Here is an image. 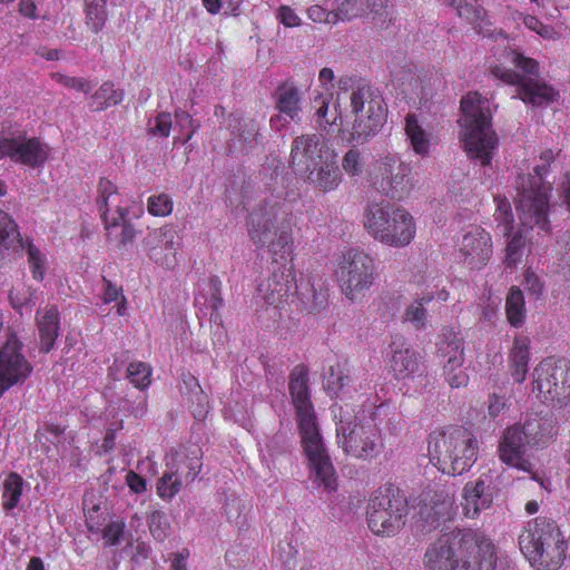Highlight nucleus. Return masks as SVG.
<instances>
[{"label": "nucleus", "mask_w": 570, "mask_h": 570, "mask_svg": "<svg viewBox=\"0 0 570 570\" xmlns=\"http://www.w3.org/2000/svg\"><path fill=\"white\" fill-rule=\"evenodd\" d=\"M297 217L284 191H272L248 215L247 233L259 248H267L272 263L277 265L273 274L257 288L258 297L266 304L281 306L291 295L298 298L309 313H316L326 302L322 292H316L309 279L296 281L294 259V228Z\"/></svg>", "instance_id": "1"}, {"label": "nucleus", "mask_w": 570, "mask_h": 570, "mask_svg": "<svg viewBox=\"0 0 570 570\" xmlns=\"http://www.w3.org/2000/svg\"><path fill=\"white\" fill-rule=\"evenodd\" d=\"M289 392L296 411L302 446L311 469L312 482L328 492L335 491L336 474L309 400L307 372L304 366H296L291 373Z\"/></svg>", "instance_id": "2"}, {"label": "nucleus", "mask_w": 570, "mask_h": 570, "mask_svg": "<svg viewBox=\"0 0 570 570\" xmlns=\"http://www.w3.org/2000/svg\"><path fill=\"white\" fill-rule=\"evenodd\" d=\"M460 553L450 535H442L424 554L426 570H494L495 549L489 540L463 539Z\"/></svg>", "instance_id": "3"}, {"label": "nucleus", "mask_w": 570, "mask_h": 570, "mask_svg": "<svg viewBox=\"0 0 570 570\" xmlns=\"http://www.w3.org/2000/svg\"><path fill=\"white\" fill-rule=\"evenodd\" d=\"M461 141L470 158L490 164L498 138L491 126L490 102L478 92H469L461 99Z\"/></svg>", "instance_id": "4"}, {"label": "nucleus", "mask_w": 570, "mask_h": 570, "mask_svg": "<svg viewBox=\"0 0 570 570\" xmlns=\"http://www.w3.org/2000/svg\"><path fill=\"white\" fill-rule=\"evenodd\" d=\"M523 556L537 570H558L568 557L569 544L556 524L546 518L530 521L519 535Z\"/></svg>", "instance_id": "5"}, {"label": "nucleus", "mask_w": 570, "mask_h": 570, "mask_svg": "<svg viewBox=\"0 0 570 570\" xmlns=\"http://www.w3.org/2000/svg\"><path fill=\"white\" fill-rule=\"evenodd\" d=\"M337 444L343 452L354 459L370 461L377 458L384 449L382 431L373 412L360 410L353 420L348 411L340 407L336 423Z\"/></svg>", "instance_id": "6"}, {"label": "nucleus", "mask_w": 570, "mask_h": 570, "mask_svg": "<svg viewBox=\"0 0 570 570\" xmlns=\"http://www.w3.org/2000/svg\"><path fill=\"white\" fill-rule=\"evenodd\" d=\"M429 455L431 462L443 473L461 475L478 459V441L463 428H449L430 435Z\"/></svg>", "instance_id": "7"}, {"label": "nucleus", "mask_w": 570, "mask_h": 570, "mask_svg": "<svg viewBox=\"0 0 570 570\" xmlns=\"http://www.w3.org/2000/svg\"><path fill=\"white\" fill-rule=\"evenodd\" d=\"M364 228L379 243L390 247H405L414 238V217L405 208L391 203H371L364 212Z\"/></svg>", "instance_id": "8"}, {"label": "nucleus", "mask_w": 570, "mask_h": 570, "mask_svg": "<svg viewBox=\"0 0 570 570\" xmlns=\"http://www.w3.org/2000/svg\"><path fill=\"white\" fill-rule=\"evenodd\" d=\"M505 59L520 71L515 72L503 66H494L491 73L504 83L517 86L514 98L538 106L554 99L553 89L537 79L539 67L535 60L524 57L515 50L508 51Z\"/></svg>", "instance_id": "9"}, {"label": "nucleus", "mask_w": 570, "mask_h": 570, "mask_svg": "<svg viewBox=\"0 0 570 570\" xmlns=\"http://www.w3.org/2000/svg\"><path fill=\"white\" fill-rule=\"evenodd\" d=\"M350 108L354 119L348 141L365 144L380 132L386 120L384 100L371 86L361 85L350 95Z\"/></svg>", "instance_id": "10"}, {"label": "nucleus", "mask_w": 570, "mask_h": 570, "mask_svg": "<svg viewBox=\"0 0 570 570\" xmlns=\"http://www.w3.org/2000/svg\"><path fill=\"white\" fill-rule=\"evenodd\" d=\"M544 168L537 166L535 175L519 177L517 212L519 219L524 228L533 229L549 234L551 230L549 222V191L550 187L541 184Z\"/></svg>", "instance_id": "11"}, {"label": "nucleus", "mask_w": 570, "mask_h": 570, "mask_svg": "<svg viewBox=\"0 0 570 570\" xmlns=\"http://www.w3.org/2000/svg\"><path fill=\"white\" fill-rule=\"evenodd\" d=\"M335 276L345 297L356 301L363 297L379 278V265L368 253L350 249L341 256Z\"/></svg>", "instance_id": "12"}, {"label": "nucleus", "mask_w": 570, "mask_h": 570, "mask_svg": "<svg viewBox=\"0 0 570 570\" xmlns=\"http://www.w3.org/2000/svg\"><path fill=\"white\" fill-rule=\"evenodd\" d=\"M407 513L406 498L399 491L387 489L371 499L367 524L374 534L391 537L404 527Z\"/></svg>", "instance_id": "13"}, {"label": "nucleus", "mask_w": 570, "mask_h": 570, "mask_svg": "<svg viewBox=\"0 0 570 570\" xmlns=\"http://www.w3.org/2000/svg\"><path fill=\"white\" fill-rule=\"evenodd\" d=\"M50 153L49 145L40 138L0 126V158L8 157L13 163L36 169L45 166Z\"/></svg>", "instance_id": "14"}, {"label": "nucleus", "mask_w": 570, "mask_h": 570, "mask_svg": "<svg viewBox=\"0 0 570 570\" xmlns=\"http://www.w3.org/2000/svg\"><path fill=\"white\" fill-rule=\"evenodd\" d=\"M411 168L401 160L397 155L387 154L379 158L372 170L368 180L371 186L380 194L401 200L412 189Z\"/></svg>", "instance_id": "15"}, {"label": "nucleus", "mask_w": 570, "mask_h": 570, "mask_svg": "<svg viewBox=\"0 0 570 570\" xmlns=\"http://www.w3.org/2000/svg\"><path fill=\"white\" fill-rule=\"evenodd\" d=\"M542 436L539 420L527 421L522 426L515 424L508 428L498 449L500 460L509 466L531 472L532 464L524 458L525 448L538 445L542 442Z\"/></svg>", "instance_id": "16"}, {"label": "nucleus", "mask_w": 570, "mask_h": 570, "mask_svg": "<svg viewBox=\"0 0 570 570\" xmlns=\"http://www.w3.org/2000/svg\"><path fill=\"white\" fill-rule=\"evenodd\" d=\"M202 469L199 450L189 453L175 451L166 455V470L157 483L161 499H173L184 484L193 482Z\"/></svg>", "instance_id": "17"}, {"label": "nucleus", "mask_w": 570, "mask_h": 570, "mask_svg": "<svg viewBox=\"0 0 570 570\" xmlns=\"http://www.w3.org/2000/svg\"><path fill=\"white\" fill-rule=\"evenodd\" d=\"M97 204L106 228L121 226L119 243L122 246L130 244L136 238V229L127 222L128 203L118 187L107 178H100L97 187Z\"/></svg>", "instance_id": "18"}, {"label": "nucleus", "mask_w": 570, "mask_h": 570, "mask_svg": "<svg viewBox=\"0 0 570 570\" xmlns=\"http://www.w3.org/2000/svg\"><path fill=\"white\" fill-rule=\"evenodd\" d=\"M21 350L22 343L13 333L8 335L0 347V396L11 386L23 383L32 372Z\"/></svg>", "instance_id": "19"}, {"label": "nucleus", "mask_w": 570, "mask_h": 570, "mask_svg": "<svg viewBox=\"0 0 570 570\" xmlns=\"http://www.w3.org/2000/svg\"><path fill=\"white\" fill-rule=\"evenodd\" d=\"M570 387V364L564 358L548 357L533 371V392L544 400L559 397Z\"/></svg>", "instance_id": "20"}, {"label": "nucleus", "mask_w": 570, "mask_h": 570, "mask_svg": "<svg viewBox=\"0 0 570 570\" xmlns=\"http://www.w3.org/2000/svg\"><path fill=\"white\" fill-rule=\"evenodd\" d=\"M177 233L168 226L150 229L141 240L147 257L156 265L173 269L177 264Z\"/></svg>", "instance_id": "21"}, {"label": "nucleus", "mask_w": 570, "mask_h": 570, "mask_svg": "<svg viewBox=\"0 0 570 570\" xmlns=\"http://www.w3.org/2000/svg\"><path fill=\"white\" fill-rule=\"evenodd\" d=\"M334 149L317 134H305L293 139L291 146V165L303 173L316 166L321 160L332 158Z\"/></svg>", "instance_id": "22"}, {"label": "nucleus", "mask_w": 570, "mask_h": 570, "mask_svg": "<svg viewBox=\"0 0 570 570\" xmlns=\"http://www.w3.org/2000/svg\"><path fill=\"white\" fill-rule=\"evenodd\" d=\"M275 108L278 111L269 120L271 127L282 131L289 122L299 124L303 111V92L293 81L279 85L274 94Z\"/></svg>", "instance_id": "23"}, {"label": "nucleus", "mask_w": 570, "mask_h": 570, "mask_svg": "<svg viewBox=\"0 0 570 570\" xmlns=\"http://www.w3.org/2000/svg\"><path fill=\"white\" fill-rule=\"evenodd\" d=\"M390 367L399 381L414 380L424 374L421 355L403 340H394L391 344Z\"/></svg>", "instance_id": "24"}, {"label": "nucleus", "mask_w": 570, "mask_h": 570, "mask_svg": "<svg viewBox=\"0 0 570 570\" xmlns=\"http://www.w3.org/2000/svg\"><path fill=\"white\" fill-rule=\"evenodd\" d=\"M459 252L461 262L465 266L471 269H479L491 258V236L484 229L475 227L463 236Z\"/></svg>", "instance_id": "25"}, {"label": "nucleus", "mask_w": 570, "mask_h": 570, "mask_svg": "<svg viewBox=\"0 0 570 570\" xmlns=\"http://www.w3.org/2000/svg\"><path fill=\"white\" fill-rule=\"evenodd\" d=\"M454 503V490L450 487H438L422 493L420 500V515L428 523L435 527L440 519L451 515Z\"/></svg>", "instance_id": "26"}, {"label": "nucleus", "mask_w": 570, "mask_h": 570, "mask_svg": "<svg viewBox=\"0 0 570 570\" xmlns=\"http://www.w3.org/2000/svg\"><path fill=\"white\" fill-rule=\"evenodd\" d=\"M493 491L490 473H482L475 481L468 482L463 488L464 514L474 518L482 510L489 509L493 501Z\"/></svg>", "instance_id": "27"}, {"label": "nucleus", "mask_w": 570, "mask_h": 570, "mask_svg": "<svg viewBox=\"0 0 570 570\" xmlns=\"http://www.w3.org/2000/svg\"><path fill=\"white\" fill-rule=\"evenodd\" d=\"M304 173L307 174V181L314 188L325 193L335 190L342 181V176L336 165L335 151L332 153V158H324L316 166L306 169Z\"/></svg>", "instance_id": "28"}, {"label": "nucleus", "mask_w": 570, "mask_h": 570, "mask_svg": "<svg viewBox=\"0 0 570 570\" xmlns=\"http://www.w3.org/2000/svg\"><path fill=\"white\" fill-rule=\"evenodd\" d=\"M529 361L530 338L527 335L519 334L514 337L509 353L511 375L517 383H522L525 380Z\"/></svg>", "instance_id": "29"}, {"label": "nucleus", "mask_w": 570, "mask_h": 570, "mask_svg": "<svg viewBox=\"0 0 570 570\" xmlns=\"http://www.w3.org/2000/svg\"><path fill=\"white\" fill-rule=\"evenodd\" d=\"M40 334V351L48 353L52 350L59 335V312L55 306H48L37 314Z\"/></svg>", "instance_id": "30"}, {"label": "nucleus", "mask_w": 570, "mask_h": 570, "mask_svg": "<svg viewBox=\"0 0 570 570\" xmlns=\"http://www.w3.org/2000/svg\"><path fill=\"white\" fill-rule=\"evenodd\" d=\"M353 379L350 372L340 364L330 366L328 372L324 376V385L332 397L341 401L352 399V392L356 390L352 386Z\"/></svg>", "instance_id": "31"}, {"label": "nucleus", "mask_w": 570, "mask_h": 570, "mask_svg": "<svg viewBox=\"0 0 570 570\" xmlns=\"http://www.w3.org/2000/svg\"><path fill=\"white\" fill-rule=\"evenodd\" d=\"M444 4L454 9L460 18L471 23L479 33L490 36L487 26V11L478 0H443Z\"/></svg>", "instance_id": "32"}, {"label": "nucleus", "mask_w": 570, "mask_h": 570, "mask_svg": "<svg viewBox=\"0 0 570 570\" xmlns=\"http://www.w3.org/2000/svg\"><path fill=\"white\" fill-rule=\"evenodd\" d=\"M195 304L212 309L210 321L217 322L218 311L223 305L222 283L218 277H210L195 296Z\"/></svg>", "instance_id": "33"}, {"label": "nucleus", "mask_w": 570, "mask_h": 570, "mask_svg": "<svg viewBox=\"0 0 570 570\" xmlns=\"http://www.w3.org/2000/svg\"><path fill=\"white\" fill-rule=\"evenodd\" d=\"M438 353L443 363L450 360L464 361L463 338L460 333L453 328H444L438 342Z\"/></svg>", "instance_id": "34"}, {"label": "nucleus", "mask_w": 570, "mask_h": 570, "mask_svg": "<svg viewBox=\"0 0 570 570\" xmlns=\"http://www.w3.org/2000/svg\"><path fill=\"white\" fill-rule=\"evenodd\" d=\"M405 134L414 153L426 156L431 146V136L419 124L415 115H407L405 118Z\"/></svg>", "instance_id": "35"}, {"label": "nucleus", "mask_w": 570, "mask_h": 570, "mask_svg": "<svg viewBox=\"0 0 570 570\" xmlns=\"http://www.w3.org/2000/svg\"><path fill=\"white\" fill-rule=\"evenodd\" d=\"M85 23L94 33L106 24L108 12L106 0H83Z\"/></svg>", "instance_id": "36"}, {"label": "nucleus", "mask_w": 570, "mask_h": 570, "mask_svg": "<svg viewBox=\"0 0 570 570\" xmlns=\"http://www.w3.org/2000/svg\"><path fill=\"white\" fill-rule=\"evenodd\" d=\"M505 314L508 322L513 327H521L525 320V303L522 291L513 286L511 287L505 299Z\"/></svg>", "instance_id": "37"}, {"label": "nucleus", "mask_w": 570, "mask_h": 570, "mask_svg": "<svg viewBox=\"0 0 570 570\" xmlns=\"http://www.w3.org/2000/svg\"><path fill=\"white\" fill-rule=\"evenodd\" d=\"M318 100H321V106L317 108L315 114L318 127L326 132H330L334 126L341 127L343 121L340 105L334 104L333 109L331 110L328 97L320 96L315 99V102Z\"/></svg>", "instance_id": "38"}, {"label": "nucleus", "mask_w": 570, "mask_h": 570, "mask_svg": "<svg viewBox=\"0 0 570 570\" xmlns=\"http://www.w3.org/2000/svg\"><path fill=\"white\" fill-rule=\"evenodd\" d=\"M335 24L338 21H350L367 13L370 4L365 0H332Z\"/></svg>", "instance_id": "39"}, {"label": "nucleus", "mask_w": 570, "mask_h": 570, "mask_svg": "<svg viewBox=\"0 0 570 570\" xmlns=\"http://www.w3.org/2000/svg\"><path fill=\"white\" fill-rule=\"evenodd\" d=\"M24 481L16 472H11L3 481L2 508L6 511L13 510L22 495Z\"/></svg>", "instance_id": "40"}, {"label": "nucleus", "mask_w": 570, "mask_h": 570, "mask_svg": "<svg viewBox=\"0 0 570 570\" xmlns=\"http://www.w3.org/2000/svg\"><path fill=\"white\" fill-rule=\"evenodd\" d=\"M124 98L121 90L115 88L114 83L105 82L91 97V106L95 110H104L119 104Z\"/></svg>", "instance_id": "41"}, {"label": "nucleus", "mask_w": 570, "mask_h": 570, "mask_svg": "<svg viewBox=\"0 0 570 570\" xmlns=\"http://www.w3.org/2000/svg\"><path fill=\"white\" fill-rule=\"evenodd\" d=\"M433 301L431 293L424 294L415 298L405 309V321L412 323L416 328H424L426 326L428 314L425 305Z\"/></svg>", "instance_id": "42"}, {"label": "nucleus", "mask_w": 570, "mask_h": 570, "mask_svg": "<svg viewBox=\"0 0 570 570\" xmlns=\"http://www.w3.org/2000/svg\"><path fill=\"white\" fill-rule=\"evenodd\" d=\"M463 364L464 361L455 362V360L443 363L444 379L452 389L463 387L469 383V374Z\"/></svg>", "instance_id": "43"}, {"label": "nucleus", "mask_w": 570, "mask_h": 570, "mask_svg": "<svg viewBox=\"0 0 570 570\" xmlns=\"http://www.w3.org/2000/svg\"><path fill=\"white\" fill-rule=\"evenodd\" d=\"M341 166L343 171L350 177L355 178L363 174L365 161L361 150L356 147L350 148L342 157Z\"/></svg>", "instance_id": "44"}, {"label": "nucleus", "mask_w": 570, "mask_h": 570, "mask_svg": "<svg viewBox=\"0 0 570 570\" xmlns=\"http://www.w3.org/2000/svg\"><path fill=\"white\" fill-rule=\"evenodd\" d=\"M148 528L153 538L164 542L170 534V523L165 512L155 510L147 518Z\"/></svg>", "instance_id": "45"}, {"label": "nucleus", "mask_w": 570, "mask_h": 570, "mask_svg": "<svg viewBox=\"0 0 570 570\" xmlns=\"http://www.w3.org/2000/svg\"><path fill=\"white\" fill-rule=\"evenodd\" d=\"M151 376V366L145 362H131L127 367L128 380L140 390L149 386Z\"/></svg>", "instance_id": "46"}, {"label": "nucleus", "mask_w": 570, "mask_h": 570, "mask_svg": "<svg viewBox=\"0 0 570 570\" xmlns=\"http://www.w3.org/2000/svg\"><path fill=\"white\" fill-rule=\"evenodd\" d=\"M173 208V200L170 196L165 193L153 195L148 198L147 210L153 216L166 217L171 214Z\"/></svg>", "instance_id": "47"}, {"label": "nucleus", "mask_w": 570, "mask_h": 570, "mask_svg": "<svg viewBox=\"0 0 570 570\" xmlns=\"http://www.w3.org/2000/svg\"><path fill=\"white\" fill-rule=\"evenodd\" d=\"M307 16L314 22L335 24L333 1L325 0L322 4L311 6L307 9Z\"/></svg>", "instance_id": "48"}, {"label": "nucleus", "mask_w": 570, "mask_h": 570, "mask_svg": "<svg viewBox=\"0 0 570 570\" xmlns=\"http://www.w3.org/2000/svg\"><path fill=\"white\" fill-rule=\"evenodd\" d=\"M498 206L495 212V220L499 223V227L502 228V233L507 236L513 229V215L511 212V205L507 199L495 198Z\"/></svg>", "instance_id": "49"}, {"label": "nucleus", "mask_w": 570, "mask_h": 570, "mask_svg": "<svg viewBox=\"0 0 570 570\" xmlns=\"http://www.w3.org/2000/svg\"><path fill=\"white\" fill-rule=\"evenodd\" d=\"M173 121L168 112L159 114L154 120L148 122V132L157 137H168L171 130Z\"/></svg>", "instance_id": "50"}, {"label": "nucleus", "mask_w": 570, "mask_h": 570, "mask_svg": "<svg viewBox=\"0 0 570 570\" xmlns=\"http://www.w3.org/2000/svg\"><path fill=\"white\" fill-rule=\"evenodd\" d=\"M370 7L367 13L373 14V20L377 22H385L392 19L393 8L389 0H365Z\"/></svg>", "instance_id": "51"}, {"label": "nucleus", "mask_w": 570, "mask_h": 570, "mask_svg": "<svg viewBox=\"0 0 570 570\" xmlns=\"http://www.w3.org/2000/svg\"><path fill=\"white\" fill-rule=\"evenodd\" d=\"M523 24L529 30L538 33L543 39H553L556 31L552 27L543 24L537 17L531 14L523 16Z\"/></svg>", "instance_id": "52"}, {"label": "nucleus", "mask_w": 570, "mask_h": 570, "mask_svg": "<svg viewBox=\"0 0 570 570\" xmlns=\"http://www.w3.org/2000/svg\"><path fill=\"white\" fill-rule=\"evenodd\" d=\"M52 79L58 83L81 92H88L91 89L89 81L83 78L69 77L60 72L52 73Z\"/></svg>", "instance_id": "53"}, {"label": "nucleus", "mask_w": 570, "mask_h": 570, "mask_svg": "<svg viewBox=\"0 0 570 570\" xmlns=\"http://www.w3.org/2000/svg\"><path fill=\"white\" fill-rule=\"evenodd\" d=\"M181 381L185 390L189 393L190 400L196 401L198 404H203L205 401V394L195 376L191 374H183Z\"/></svg>", "instance_id": "54"}, {"label": "nucleus", "mask_w": 570, "mask_h": 570, "mask_svg": "<svg viewBox=\"0 0 570 570\" xmlns=\"http://www.w3.org/2000/svg\"><path fill=\"white\" fill-rule=\"evenodd\" d=\"M524 240L521 235H514L507 244V263L512 266L515 265L522 255Z\"/></svg>", "instance_id": "55"}, {"label": "nucleus", "mask_w": 570, "mask_h": 570, "mask_svg": "<svg viewBox=\"0 0 570 570\" xmlns=\"http://www.w3.org/2000/svg\"><path fill=\"white\" fill-rule=\"evenodd\" d=\"M523 286L528 294L535 298H539L542 295L543 284L540 277L530 269H527L524 273Z\"/></svg>", "instance_id": "56"}, {"label": "nucleus", "mask_w": 570, "mask_h": 570, "mask_svg": "<svg viewBox=\"0 0 570 570\" xmlns=\"http://www.w3.org/2000/svg\"><path fill=\"white\" fill-rule=\"evenodd\" d=\"M125 530V523L122 521H112L106 525L102 532V538L109 546L119 543V539Z\"/></svg>", "instance_id": "57"}, {"label": "nucleus", "mask_w": 570, "mask_h": 570, "mask_svg": "<svg viewBox=\"0 0 570 570\" xmlns=\"http://www.w3.org/2000/svg\"><path fill=\"white\" fill-rule=\"evenodd\" d=\"M276 18L287 28L298 27L301 18L288 6H281L277 10Z\"/></svg>", "instance_id": "58"}, {"label": "nucleus", "mask_w": 570, "mask_h": 570, "mask_svg": "<svg viewBox=\"0 0 570 570\" xmlns=\"http://www.w3.org/2000/svg\"><path fill=\"white\" fill-rule=\"evenodd\" d=\"M175 117H176V120H177L178 125L181 128H187L188 129V132H187V135L185 137V142H187L188 140L191 139V137L194 136V134L198 129L199 124L196 122L188 112L183 111V110L176 111Z\"/></svg>", "instance_id": "59"}, {"label": "nucleus", "mask_w": 570, "mask_h": 570, "mask_svg": "<svg viewBox=\"0 0 570 570\" xmlns=\"http://www.w3.org/2000/svg\"><path fill=\"white\" fill-rule=\"evenodd\" d=\"M122 295V289L117 287L110 281L104 278V292H102V301L105 304H109L111 302H116Z\"/></svg>", "instance_id": "60"}, {"label": "nucleus", "mask_w": 570, "mask_h": 570, "mask_svg": "<svg viewBox=\"0 0 570 570\" xmlns=\"http://www.w3.org/2000/svg\"><path fill=\"white\" fill-rule=\"evenodd\" d=\"M126 483L135 493H142L146 490L145 479L134 471L127 473Z\"/></svg>", "instance_id": "61"}, {"label": "nucleus", "mask_w": 570, "mask_h": 570, "mask_svg": "<svg viewBox=\"0 0 570 570\" xmlns=\"http://www.w3.org/2000/svg\"><path fill=\"white\" fill-rule=\"evenodd\" d=\"M19 12L20 14L29 19L35 20L39 18L37 4L33 0H20Z\"/></svg>", "instance_id": "62"}, {"label": "nucleus", "mask_w": 570, "mask_h": 570, "mask_svg": "<svg viewBox=\"0 0 570 570\" xmlns=\"http://www.w3.org/2000/svg\"><path fill=\"white\" fill-rule=\"evenodd\" d=\"M258 135V126L254 120H249L245 124V130L242 134V138L245 142L250 145L256 140V137Z\"/></svg>", "instance_id": "63"}, {"label": "nucleus", "mask_w": 570, "mask_h": 570, "mask_svg": "<svg viewBox=\"0 0 570 570\" xmlns=\"http://www.w3.org/2000/svg\"><path fill=\"white\" fill-rule=\"evenodd\" d=\"M189 557L188 550H183L174 554L171 560L170 570H187L186 561Z\"/></svg>", "instance_id": "64"}]
</instances>
